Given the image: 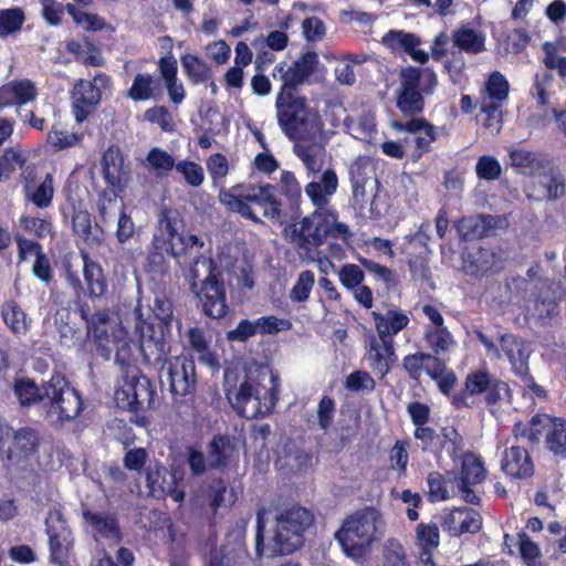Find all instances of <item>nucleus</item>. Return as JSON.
<instances>
[{"label":"nucleus","instance_id":"nucleus-25","mask_svg":"<svg viewBox=\"0 0 566 566\" xmlns=\"http://www.w3.org/2000/svg\"><path fill=\"white\" fill-rule=\"evenodd\" d=\"M158 71L161 76V82L168 92L169 99L179 105L186 97V91L182 83L178 78V63L176 57L169 53L158 60Z\"/></svg>","mask_w":566,"mask_h":566},{"label":"nucleus","instance_id":"nucleus-24","mask_svg":"<svg viewBox=\"0 0 566 566\" xmlns=\"http://www.w3.org/2000/svg\"><path fill=\"white\" fill-rule=\"evenodd\" d=\"M442 525L451 536L475 534L482 528V516L473 509L458 507L444 517Z\"/></svg>","mask_w":566,"mask_h":566},{"label":"nucleus","instance_id":"nucleus-23","mask_svg":"<svg viewBox=\"0 0 566 566\" xmlns=\"http://www.w3.org/2000/svg\"><path fill=\"white\" fill-rule=\"evenodd\" d=\"M384 44L391 50H402L415 62L420 63L421 67H427L430 55L428 52L418 49L421 40L415 33L403 30H390L382 38Z\"/></svg>","mask_w":566,"mask_h":566},{"label":"nucleus","instance_id":"nucleus-33","mask_svg":"<svg viewBox=\"0 0 566 566\" xmlns=\"http://www.w3.org/2000/svg\"><path fill=\"white\" fill-rule=\"evenodd\" d=\"M545 448L554 455L566 459V419L549 416L545 421Z\"/></svg>","mask_w":566,"mask_h":566},{"label":"nucleus","instance_id":"nucleus-35","mask_svg":"<svg viewBox=\"0 0 566 566\" xmlns=\"http://www.w3.org/2000/svg\"><path fill=\"white\" fill-rule=\"evenodd\" d=\"M184 221L177 210L165 208L158 219V232L153 239L164 240L168 245H176L175 241L182 234Z\"/></svg>","mask_w":566,"mask_h":566},{"label":"nucleus","instance_id":"nucleus-7","mask_svg":"<svg viewBox=\"0 0 566 566\" xmlns=\"http://www.w3.org/2000/svg\"><path fill=\"white\" fill-rule=\"evenodd\" d=\"M283 234L300 256L307 260H314V254L327 238L347 241L352 235L348 226L338 222L337 212L318 211H313L298 222L289 223Z\"/></svg>","mask_w":566,"mask_h":566},{"label":"nucleus","instance_id":"nucleus-46","mask_svg":"<svg viewBox=\"0 0 566 566\" xmlns=\"http://www.w3.org/2000/svg\"><path fill=\"white\" fill-rule=\"evenodd\" d=\"M427 375L437 382V386L441 394L450 396L453 388L458 382L455 373L448 368L447 363L438 357L437 361L432 366L426 368Z\"/></svg>","mask_w":566,"mask_h":566},{"label":"nucleus","instance_id":"nucleus-45","mask_svg":"<svg viewBox=\"0 0 566 566\" xmlns=\"http://www.w3.org/2000/svg\"><path fill=\"white\" fill-rule=\"evenodd\" d=\"M187 340L189 348L198 355L200 361L210 366L217 364V357L210 349L206 332L200 327H190L187 331Z\"/></svg>","mask_w":566,"mask_h":566},{"label":"nucleus","instance_id":"nucleus-15","mask_svg":"<svg viewBox=\"0 0 566 566\" xmlns=\"http://www.w3.org/2000/svg\"><path fill=\"white\" fill-rule=\"evenodd\" d=\"M112 78L106 73H97L93 80L80 78L71 92L72 112L76 123L82 124L94 112L102 99V90H108Z\"/></svg>","mask_w":566,"mask_h":566},{"label":"nucleus","instance_id":"nucleus-26","mask_svg":"<svg viewBox=\"0 0 566 566\" xmlns=\"http://www.w3.org/2000/svg\"><path fill=\"white\" fill-rule=\"evenodd\" d=\"M168 256L180 259V252H177L176 245H168L164 240L151 239L146 258V272L160 275L167 273L169 270Z\"/></svg>","mask_w":566,"mask_h":566},{"label":"nucleus","instance_id":"nucleus-54","mask_svg":"<svg viewBox=\"0 0 566 566\" xmlns=\"http://www.w3.org/2000/svg\"><path fill=\"white\" fill-rule=\"evenodd\" d=\"M25 163V157L19 150L6 148L0 156V182L9 180L17 168H22Z\"/></svg>","mask_w":566,"mask_h":566},{"label":"nucleus","instance_id":"nucleus-52","mask_svg":"<svg viewBox=\"0 0 566 566\" xmlns=\"http://www.w3.org/2000/svg\"><path fill=\"white\" fill-rule=\"evenodd\" d=\"M19 223L23 231L33 234L38 240L53 234V224L50 218L22 214Z\"/></svg>","mask_w":566,"mask_h":566},{"label":"nucleus","instance_id":"nucleus-58","mask_svg":"<svg viewBox=\"0 0 566 566\" xmlns=\"http://www.w3.org/2000/svg\"><path fill=\"white\" fill-rule=\"evenodd\" d=\"M144 117L150 124H156L163 132L172 133L176 129L172 115L165 105H156L145 111Z\"/></svg>","mask_w":566,"mask_h":566},{"label":"nucleus","instance_id":"nucleus-61","mask_svg":"<svg viewBox=\"0 0 566 566\" xmlns=\"http://www.w3.org/2000/svg\"><path fill=\"white\" fill-rule=\"evenodd\" d=\"M502 107L503 103L488 101L482 96L481 112L485 115L483 126L488 129H495L496 133L502 127Z\"/></svg>","mask_w":566,"mask_h":566},{"label":"nucleus","instance_id":"nucleus-19","mask_svg":"<svg viewBox=\"0 0 566 566\" xmlns=\"http://www.w3.org/2000/svg\"><path fill=\"white\" fill-rule=\"evenodd\" d=\"M250 554L243 539L227 538L219 547L210 551L206 566H248Z\"/></svg>","mask_w":566,"mask_h":566},{"label":"nucleus","instance_id":"nucleus-62","mask_svg":"<svg viewBox=\"0 0 566 566\" xmlns=\"http://www.w3.org/2000/svg\"><path fill=\"white\" fill-rule=\"evenodd\" d=\"M475 174L482 180H496L502 174V167L494 156L483 155L476 161Z\"/></svg>","mask_w":566,"mask_h":566},{"label":"nucleus","instance_id":"nucleus-42","mask_svg":"<svg viewBox=\"0 0 566 566\" xmlns=\"http://www.w3.org/2000/svg\"><path fill=\"white\" fill-rule=\"evenodd\" d=\"M464 447V438L454 426L441 428L439 454L446 451L451 460L457 461L465 453Z\"/></svg>","mask_w":566,"mask_h":566},{"label":"nucleus","instance_id":"nucleus-50","mask_svg":"<svg viewBox=\"0 0 566 566\" xmlns=\"http://www.w3.org/2000/svg\"><path fill=\"white\" fill-rule=\"evenodd\" d=\"M510 92V84L506 77L499 71L492 72L484 85L482 96L488 101L503 103L507 99Z\"/></svg>","mask_w":566,"mask_h":566},{"label":"nucleus","instance_id":"nucleus-48","mask_svg":"<svg viewBox=\"0 0 566 566\" xmlns=\"http://www.w3.org/2000/svg\"><path fill=\"white\" fill-rule=\"evenodd\" d=\"M54 197V179L48 172L43 180L24 193V198L39 209H46L52 206Z\"/></svg>","mask_w":566,"mask_h":566},{"label":"nucleus","instance_id":"nucleus-63","mask_svg":"<svg viewBox=\"0 0 566 566\" xmlns=\"http://www.w3.org/2000/svg\"><path fill=\"white\" fill-rule=\"evenodd\" d=\"M441 432L438 433L436 429L428 424L415 428L413 437L420 441V448L423 452H432L439 454V440Z\"/></svg>","mask_w":566,"mask_h":566},{"label":"nucleus","instance_id":"nucleus-18","mask_svg":"<svg viewBox=\"0 0 566 566\" xmlns=\"http://www.w3.org/2000/svg\"><path fill=\"white\" fill-rule=\"evenodd\" d=\"M501 470L511 479L527 480L534 475L535 465L530 451L525 447L514 444L504 450Z\"/></svg>","mask_w":566,"mask_h":566},{"label":"nucleus","instance_id":"nucleus-43","mask_svg":"<svg viewBox=\"0 0 566 566\" xmlns=\"http://www.w3.org/2000/svg\"><path fill=\"white\" fill-rule=\"evenodd\" d=\"M423 339L431 350L430 354L437 357L446 354L451 347L457 345L452 333L447 326L440 328H424Z\"/></svg>","mask_w":566,"mask_h":566},{"label":"nucleus","instance_id":"nucleus-49","mask_svg":"<svg viewBox=\"0 0 566 566\" xmlns=\"http://www.w3.org/2000/svg\"><path fill=\"white\" fill-rule=\"evenodd\" d=\"M437 359V356L424 352L408 354L402 359V368L410 379L419 381L422 370H426L428 366L434 365Z\"/></svg>","mask_w":566,"mask_h":566},{"label":"nucleus","instance_id":"nucleus-38","mask_svg":"<svg viewBox=\"0 0 566 566\" xmlns=\"http://www.w3.org/2000/svg\"><path fill=\"white\" fill-rule=\"evenodd\" d=\"M534 316H536L542 324H546L554 316L559 313L558 297L556 291L549 285H543L534 298Z\"/></svg>","mask_w":566,"mask_h":566},{"label":"nucleus","instance_id":"nucleus-39","mask_svg":"<svg viewBox=\"0 0 566 566\" xmlns=\"http://www.w3.org/2000/svg\"><path fill=\"white\" fill-rule=\"evenodd\" d=\"M453 45L468 54H479L485 51V35L474 29L462 25L452 31Z\"/></svg>","mask_w":566,"mask_h":566},{"label":"nucleus","instance_id":"nucleus-57","mask_svg":"<svg viewBox=\"0 0 566 566\" xmlns=\"http://www.w3.org/2000/svg\"><path fill=\"white\" fill-rule=\"evenodd\" d=\"M146 161L158 176H166L176 167V161L172 155L159 147H153L147 153Z\"/></svg>","mask_w":566,"mask_h":566},{"label":"nucleus","instance_id":"nucleus-17","mask_svg":"<svg viewBox=\"0 0 566 566\" xmlns=\"http://www.w3.org/2000/svg\"><path fill=\"white\" fill-rule=\"evenodd\" d=\"M101 168L103 179L113 195V197H108V201H115L132 179L130 164L126 161L119 146L111 145L102 154Z\"/></svg>","mask_w":566,"mask_h":566},{"label":"nucleus","instance_id":"nucleus-21","mask_svg":"<svg viewBox=\"0 0 566 566\" xmlns=\"http://www.w3.org/2000/svg\"><path fill=\"white\" fill-rule=\"evenodd\" d=\"M80 256L85 283L84 293L92 300L104 297L108 292V283L102 265L86 250H80Z\"/></svg>","mask_w":566,"mask_h":566},{"label":"nucleus","instance_id":"nucleus-30","mask_svg":"<svg viewBox=\"0 0 566 566\" xmlns=\"http://www.w3.org/2000/svg\"><path fill=\"white\" fill-rule=\"evenodd\" d=\"M369 360L370 368L382 380L389 374L391 365L397 360L395 344H391L390 353L389 349H386L385 343L373 336L369 342Z\"/></svg>","mask_w":566,"mask_h":566},{"label":"nucleus","instance_id":"nucleus-12","mask_svg":"<svg viewBox=\"0 0 566 566\" xmlns=\"http://www.w3.org/2000/svg\"><path fill=\"white\" fill-rule=\"evenodd\" d=\"M161 364V370H166V380L172 397L175 408L179 409L188 402L193 403L197 387V374L195 360L185 355L167 358Z\"/></svg>","mask_w":566,"mask_h":566},{"label":"nucleus","instance_id":"nucleus-55","mask_svg":"<svg viewBox=\"0 0 566 566\" xmlns=\"http://www.w3.org/2000/svg\"><path fill=\"white\" fill-rule=\"evenodd\" d=\"M66 12L72 17L73 21L77 24L85 23V30L90 32L102 31L106 27V22L103 18L96 13H88L81 11L75 4L66 3Z\"/></svg>","mask_w":566,"mask_h":566},{"label":"nucleus","instance_id":"nucleus-5","mask_svg":"<svg viewBox=\"0 0 566 566\" xmlns=\"http://www.w3.org/2000/svg\"><path fill=\"white\" fill-rule=\"evenodd\" d=\"M136 332L139 349L147 365L157 366L170 353L168 338L171 336L174 303L164 293L155 296L146 314L136 308Z\"/></svg>","mask_w":566,"mask_h":566},{"label":"nucleus","instance_id":"nucleus-64","mask_svg":"<svg viewBox=\"0 0 566 566\" xmlns=\"http://www.w3.org/2000/svg\"><path fill=\"white\" fill-rule=\"evenodd\" d=\"M338 280L346 290L352 291L364 282L365 273L359 265L346 263L338 271Z\"/></svg>","mask_w":566,"mask_h":566},{"label":"nucleus","instance_id":"nucleus-60","mask_svg":"<svg viewBox=\"0 0 566 566\" xmlns=\"http://www.w3.org/2000/svg\"><path fill=\"white\" fill-rule=\"evenodd\" d=\"M518 551L523 563L526 566H536L542 557L538 544L530 538V536L521 531L517 533Z\"/></svg>","mask_w":566,"mask_h":566},{"label":"nucleus","instance_id":"nucleus-56","mask_svg":"<svg viewBox=\"0 0 566 566\" xmlns=\"http://www.w3.org/2000/svg\"><path fill=\"white\" fill-rule=\"evenodd\" d=\"M77 310L81 318L86 323L90 334L95 333V328H108L112 326L109 311L107 308L92 313L87 304H80Z\"/></svg>","mask_w":566,"mask_h":566},{"label":"nucleus","instance_id":"nucleus-40","mask_svg":"<svg viewBox=\"0 0 566 566\" xmlns=\"http://www.w3.org/2000/svg\"><path fill=\"white\" fill-rule=\"evenodd\" d=\"M460 460V482L463 484H480L485 480L488 471L481 455L467 451Z\"/></svg>","mask_w":566,"mask_h":566},{"label":"nucleus","instance_id":"nucleus-28","mask_svg":"<svg viewBox=\"0 0 566 566\" xmlns=\"http://www.w3.org/2000/svg\"><path fill=\"white\" fill-rule=\"evenodd\" d=\"M161 76L158 77L150 73H138L127 91V96L134 102H142L157 99L161 96Z\"/></svg>","mask_w":566,"mask_h":566},{"label":"nucleus","instance_id":"nucleus-1","mask_svg":"<svg viewBox=\"0 0 566 566\" xmlns=\"http://www.w3.org/2000/svg\"><path fill=\"white\" fill-rule=\"evenodd\" d=\"M438 85V74L433 67L408 65L399 71L395 104L401 115L410 119L395 120L392 127L398 133L411 135L403 142L407 146H412V161H418L430 153L432 143L439 137L438 127L421 116L426 108V98L434 94Z\"/></svg>","mask_w":566,"mask_h":566},{"label":"nucleus","instance_id":"nucleus-32","mask_svg":"<svg viewBox=\"0 0 566 566\" xmlns=\"http://www.w3.org/2000/svg\"><path fill=\"white\" fill-rule=\"evenodd\" d=\"M84 521L103 538L120 542L123 538L120 526L114 514H103L83 511Z\"/></svg>","mask_w":566,"mask_h":566},{"label":"nucleus","instance_id":"nucleus-2","mask_svg":"<svg viewBox=\"0 0 566 566\" xmlns=\"http://www.w3.org/2000/svg\"><path fill=\"white\" fill-rule=\"evenodd\" d=\"M92 335L96 353L103 359L109 360L115 353V364L119 366L122 374V382L114 395L117 406L134 413L154 408L156 389L135 364L133 342L127 331L116 324L108 328H95Z\"/></svg>","mask_w":566,"mask_h":566},{"label":"nucleus","instance_id":"nucleus-4","mask_svg":"<svg viewBox=\"0 0 566 566\" xmlns=\"http://www.w3.org/2000/svg\"><path fill=\"white\" fill-rule=\"evenodd\" d=\"M265 509L256 512L255 555L258 558H274L291 555L301 549L306 534L315 527V514L302 505H293L283 510L275 517L274 534L270 545L264 544Z\"/></svg>","mask_w":566,"mask_h":566},{"label":"nucleus","instance_id":"nucleus-6","mask_svg":"<svg viewBox=\"0 0 566 566\" xmlns=\"http://www.w3.org/2000/svg\"><path fill=\"white\" fill-rule=\"evenodd\" d=\"M276 191L277 186L270 182H240L228 189H221L219 201L229 211L254 223H262V218L281 221L283 205Z\"/></svg>","mask_w":566,"mask_h":566},{"label":"nucleus","instance_id":"nucleus-10","mask_svg":"<svg viewBox=\"0 0 566 566\" xmlns=\"http://www.w3.org/2000/svg\"><path fill=\"white\" fill-rule=\"evenodd\" d=\"M43 410L48 417L55 418L60 423L76 419L84 409L82 394L72 385L65 374L53 371L44 381Z\"/></svg>","mask_w":566,"mask_h":566},{"label":"nucleus","instance_id":"nucleus-44","mask_svg":"<svg viewBox=\"0 0 566 566\" xmlns=\"http://www.w3.org/2000/svg\"><path fill=\"white\" fill-rule=\"evenodd\" d=\"M1 316L6 326L13 334L24 335L28 332L27 314L14 300L3 302Z\"/></svg>","mask_w":566,"mask_h":566},{"label":"nucleus","instance_id":"nucleus-29","mask_svg":"<svg viewBox=\"0 0 566 566\" xmlns=\"http://www.w3.org/2000/svg\"><path fill=\"white\" fill-rule=\"evenodd\" d=\"M235 451L229 436L216 434L208 444V465L211 470H223L229 467Z\"/></svg>","mask_w":566,"mask_h":566},{"label":"nucleus","instance_id":"nucleus-16","mask_svg":"<svg viewBox=\"0 0 566 566\" xmlns=\"http://www.w3.org/2000/svg\"><path fill=\"white\" fill-rule=\"evenodd\" d=\"M375 171L369 159L364 156L356 158L349 166L348 176L352 186V205L355 209L364 210L374 200L380 187V181L374 176Z\"/></svg>","mask_w":566,"mask_h":566},{"label":"nucleus","instance_id":"nucleus-27","mask_svg":"<svg viewBox=\"0 0 566 566\" xmlns=\"http://www.w3.org/2000/svg\"><path fill=\"white\" fill-rule=\"evenodd\" d=\"M500 346L512 365V370L517 376L528 375V354L523 340L513 335L504 334L500 337Z\"/></svg>","mask_w":566,"mask_h":566},{"label":"nucleus","instance_id":"nucleus-41","mask_svg":"<svg viewBox=\"0 0 566 566\" xmlns=\"http://www.w3.org/2000/svg\"><path fill=\"white\" fill-rule=\"evenodd\" d=\"M185 74L193 84L208 82L212 76L211 67L197 54L185 53L180 57Z\"/></svg>","mask_w":566,"mask_h":566},{"label":"nucleus","instance_id":"nucleus-34","mask_svg":"<svg viewBox=\"0 0 566 566\" xmlns=\"http://www.w3.org/2000/svg\"><path fill=\"white\" fill-rule=\"evenodd\" d=\"M40 439L38 432L29 427L20 428L13 434L12 443L8 450L9 459H28L38 451Z\"/></svg>","mask_w":566,"mask_h":566},{"label":"nucleus","instance_id":"nucleus-8","mask_svg":"<svg viewBox=\"0 0 566 566\" xmlns=\"http://www.w3.org/2000/svg\"><path fill=\"white\" fill-rule=\"evenodd\" d=\"M239 370L237 368L224 369V390L229 399L233 396L234 407L241 417L260 419L270 416L277 401L279 388L274 376H271V387L266 388L252 374H244L243 380L237 388Z\"/></svg>","mask_w":566,"mask_h":566},{"label":"nucleus","instance_id":"nucleus-59","mask_svg":"<svg viewBox=\"0 0 566 566\" xmlns=\"http://www.w3.org/2000/svg\"><path fill=\"white\" fill-rule=\"evenodd\" d=\"M315 283L314 272L305 270L298 274V277L290 291V298L296 303H304L308 300Z\"/></svg>","mask_w":566,"mask_h":566},{"label":"nucleus","instance_id":"nucleus-47","mask_svg":"<svg viewBox=\"0 0 566 566\" xmlns=\"http://www.w3.org/2000/svg\"><path fill=\"white\" fill-rule=\"evenodd\" d=\"M281 193L287 199L293 216L300 217L302 213L300 202L302 199V189L294 175L290 170H283L280 178Z\"/></svg>","mask_w":566,"mask_h":566},{"label":"nucleus","instance_id":"nucleus-22","mask_svg":"<svg viewBox=\"0 0 566 566\" xmlns=\"http://www.w3.org/2000/svg\"><path fill=\"white\" fill-rule=\"evenodd\" d=\"M371 317L379 340L385 343L386 349L391 352V344H395L394 336L405 329L410 322L408 315L401 311L388 310L386 314L371 312Z\"/></svg>","mask_w":566,"mask_h":566},{"label":"nucleus","instance_id":"nucleus-37","mask_svg":"<svg viewBox=\"0 0 566 566\" xmlns=\"http://www.w3.org/2000/svg\"><path fill=\"white\" fill-rule=\"evenodd\" d=\"M13 392L22 407H31L44 402V381L38 385L34 379L29 377L15 378L13 382Z\"/></svg>","mask_w":566,"mask_h":566},{"label":"nucleus","instance_id":"nucleus-13","mask_svg":"<svg viewBox=\"0 0 566 566\" xmlns=\"http://www.w3.org/2000/svg\"><path fill=\"white\" fill-rule=\"evenodd\" d=\"M202 264H207L209 273L201 281L199 290L195 292L196 296L205 316L221 319L229 313L222 273L212 258H202Z\"/></svg>","mask_w":566,"mask_h":566},{"label":"nucleus","instance_id":"nucleus-3","mask_svg":"<svg viewBox=\"0 0 566 566\" xmlns=\"http://www.w3.org/2000/svg\"><path fill=\"white\" fill-rule=\"evenodd\" d=\"M319 63L315 51L302 53L290 66L284 62L275 65L273 75L280 74L281 88L275 98L276 119L283 134L290 140L303 137L313 115L305 96L298 94V86L305 84Z\"/></svg>","mask_w":566,"mask_h":566},{"label":"nucleus","instance_id":"nucleus-51","mask_svg":"<svg viewBox=\"0 0 566 566\" xmlns=\"http://www.w3.org/2000/svg\"><path fill=\"white\" fill-rule=\"evenodd\" d=\"M25 21L24 11L21 8L0 10V38L4 39L19 32Z\"/></svg>","mask_w":566,"mask_h":566},{"label":"nucleus","instance_id":"nucleus-9","mask_svg":"<svg viewBox=\"0 0 566 566\" xmlns=\"http://www.w3.org/2000/svg\"><path fill=\"white\" fill-rule=\"evenodd\" d=\"M380 514L374 507H365L347 516L339 530L335 533V539L346 556L360 560L377 538V526Z\"/></svg>","mask_w":566,"mask_h":566},{"label":"nucleus","instance_id":"nucleus-53","mask_svg":"<svg viewBox=\"0 0 566 566\" xmlns=\"http://www.w3.org/2000/svg\"><path fill=\"white\" fill-rule=\"evenodd\" d=\"M426 482L428 485V491L426 494L429 502H443L450 497L448 482L441 472H430L426 478Z\"/></svg>","mask_w":566,"mask_h":566},{"label":"nucleus","instance_id":"nucleus-14","mask_svg":"<svg viewBox=\"0 0 566 566\" xmlns=\"http://www.w3.org/2000/svg\"><path fill=\"white\" fill-rule=\"evenodd\" d=\"M45 533L49 538V562L59 566H67L74 546V536L60 507L49 511L45 520Z\"/></svg>","mask_w":566,"mask_h":566},{"label":"nucleus","instance_id":"nucleus-20","mask_svg":"<svg viewBox=\"0 0 566 566\" xmlns=\"http://www.w3.org/2000/svg\"><path fill=\"white\" fill-rule=\"evenodd\" d=\"M338 187V177L334 169H326L319 181H311L305 186V193L315 207L314 211L337 212L329 206V198L336 192Z\"/></svg>","mask_w":566,"mask_h":566},{"label":"nucleus","instance_id":"nucleus-31","mask_svg":"<svg viewBox=\"0 0 566 566\" xmlns=\"http://www.w3.org/2000/svg\"><path fill=\"white\" fill-rule=\"evenodd\" d=\"M463 264L468 273L482 276L494 271L496 254L490 248H472L463 258Z\"/></svg>","mask_w":566,"mask_h":566},{"label":"nucleus","instance_id":"nucleus-11","mask_svg":"<svg viewBox=\"0 0 566 566\" xmlns=\"http://www.w3.org/2000/svg\"><path fill=\"white\" fill-rule=\"evenodd\" d=\"M481 395H484L486 406H495L503 395H511V389L506 381L490 373L486 367L478 368L468 373L463 388L452 395L451 405L455 409L471 408L469 399Z\"/></svg>","mask_w":566,"mask_h":566},{"label":"nucleus","instance_id":"nucleus-36","mask_svg":"<svg viewBox=\"0 0 566 566\" xmlns=\"http://www.w3.org/2000/svg\"><path fill=\"white\" fill-rule=\"evenodd\" d=\"M545 421H549L546 413L534 415L528 422L516 421L512 429V436L516 442L526 439L531 446L538 444L544 436Z\"/></svg>","mask_w":566,"mask_h":566}]
</instances>
